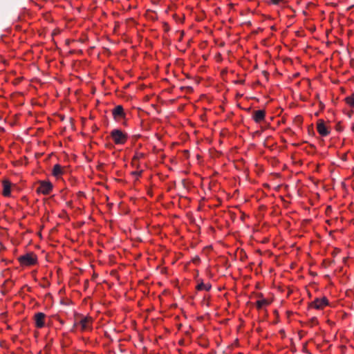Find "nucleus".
Masks as SVG:
<instances>
[{
    "label": "nucleus",
    "mask_w": 354,
    "mask_h": 354,
    "mask_svg": "<svg viewBox=\"0 0 354 354\" xmlns=\"http://www.w3.org/2000/svg\"><path fill=\"white\" fill-rule=\"evenodd\" d=\"M19 261L22 266H29L36 263L37 257L32 253H28L19 257Z\"/></svg>",
    "instance_id": "nucleus-2"
},
{
    "label": "nucleus",
    "mask_w": 354,
    "mask_h": 354,
    "mask_svg": "<svg viewBox=\"0 0 354 354\" xmlns=\"http://www.w3.org/2000/svg\"><path fill=\"white\" fill-rule=\"evenodd\" d=\"M266 117V111L264 110L254 111L252 114V119L257 123H259L264 120Z\"/></svg>",
    "instance_id": "nucleus-8"
},
{
    "label": "nucleus",
    "mask_w": 354,
    "mask_h": 354,
    "mask_svg": "<svg viewBox=\"0 0 354 354\" xmlns=\"http://www.w3.org/2000/svg\"><path fill=\"white\" fill-rule=\"evenodd\" d=\"M346 102L349 106H354V94L347 97L346 98Z\"/></svg>",
    "instance_id": "nucleus-14"
},
{
    "label": "nucleus",
    "mask_w": 354,
    "mask_h": 354,
    "mask_svg": "<svg viewBox=\"0 0 354 354\" xmlns=\"http://www.w3.org/2000/svg\"><path fill=\"white\" fill-rule=\"evenodd\" d=\"M211 285L209 283H204L203 282L199 283L196 288L198 290H206L209 291L211 289Z\"/></svg>",
    "instance_id": "nucleus-12"
},
{
    "label": "nucleus",
    "mask_w": 354,
    "mask_h": 354,
    "mask_svg": "<svg viewBox=\"0 0 354 354\" xmlns=\"http://www.w3.org/2000/svg\"><path fill=\"white\" fill-rule=\"evenodd\" d=\"M111 137L116 145H123L127 140L128 136L120 129H113L111 132Z\"/></svg>",
    "instance_id": "nucleus-1"
},
{
    "label": "nucleus",
    "mask_w": 354,
    "mask_h": 354,
    "mask_svg": "<svg viewBox=\"0 0 354 354\" xmlns=\"http://www.w3.org/2000/svg\"><path fill=\"white\" fill-rule=\"evenodd\" d=\"M63 173L62 167L60 165L57 164L54 165L52 171L53 175L56 177L59 178Z\"/></svg>",
    "instance_id": "nucleus-11"
},
{
    "label": "nucleus",
    "mask_w": 354,
    "mask_h": 354,
    "mask_svg": "<svg viewBox=\"0 0 354 354\" xmlns=\"http://www.w3.org/2000/svg\"><path fill=\"white\" fill-rule=\"evenodd\" d=\"M39 183V186L37 188V193L48 195L52 192L53 185L50 182L41 180Z\"/></svg>",
    "instance_id": "nucleus-3"
},
{
    "label": "nucleus",
    "mask_w": 354,
    "mask_h": 354,
    "mask_svg": "<svg viewBox=\"0 0 354 354\" xmlns=\"http://www.w3.org/2000/svg\"><path fill=\"white\" fill-rule=\"evenodd\" d=\"M239 354H243V353H239Z\"/></svg>",
    "instance_id": "nucleus-16"
},
{
    "label": "nucleus",
    "mask_w": 354,
    "mask_h": 354,
    "mask_svg": "<svg viewBox=\"0 0 354 354\" xmlns=\"http://www.w3.org/2000/svg\"><path fill=\"white\" fill-rule=\"evenodd\" d=\"M268 304L269 303L266 299H263L258 300L256 303V306H257V308L261 309L263 306L268 305Z\"/></svg>",
    "instance_id": "nucleus-13"
},
{
    "label": "nucleus",
    "mask_w": 354,
    "mask_h": 354,
    "mask_svg": "<svg viewBox=\"0 0 354 354\" xmlns=\"http://www.w3.org/2000/svg\"><path fill=\"white\" fill-rule=\"evenodd\" d=\"M328 305V300L326 297L317 298L310 304V307L317 310L323 309Z\"/></svg>",
    "instance_id": "nucleus-5"
},
{
    "label": "nucleus",
    "mask_w": 354,
    "mask_h": 354,
    "mask_svg": "<svg viewBox=\"0 0 354 354\" xmlns=\"http://www.w3.org/2000/svg\"><path fill=\"white\" fill-rule=\"evenodd\" d=\"M317 129L318 133L322 136H326L330 133L323 120H319Z\"/></svg>",
    "instance_id": "nucleus-9"
},
{
    "label": "nucleus",
    "mask_w": 354,
    "mask_h": 354,
    "mask_svg": "<svg viewBox=\"0 0 354 354\" xmlns=\"http://www.w3.org/2000/svg\"><path fill=\"white\" fill-rule=\"evenodd\" d=\"M271 1V3L274 4V5H277L279 4L281 1H282L283 0H270Z\"/></svg>",
    "instance_id": "nucleus-15"
},
{
    "label": "nucleus",
    "mask_w": 354,
    "mask_h": 354,
    "mask_svg": "<svg viewBox=\"0 0 354 354\" xmlns=\"http://www.w3.org/2000/svg\"><path fill=\"white\" fill-rule=\"evenodd\" d=\"M80 325L82 330H91L92 328V319L89 317H83L79 322H75L74 326Z\"/></svg>",
    "instance_id": "nucleus-4"
},
{
    "label": "nucleus",
    "mask_w": 354,
    "mask_h": 354,
    "mask_svg": "<svg viewBox=\"0 0 354 354\" xmlns=\"http://www.w3.org/2000/svg\"><path fill=\"white\" fill-rule=\"evenodd\" d=\"M3 195L4 196H10L11 192L10 183L8 180L3 182Z\"/></svg>",
    "instance_id": "nucleus-10"
},
{
    "label": "nucleus",
    "mask_w": 354,
    "mask_h": 354,
    "mask_svg": "<svg viewBox=\"0 0 354 354\" xmlns=\"http://www.w3.org/2000/svg\"><path fill=\"white\" fill-rule=\"evenodd\" d=\"M45 314L43 313H37L35 315V322L37 328H43L45 325L44 319Z\"/></svg>",
    "instance_id": "nucleus-7"
},
{
    "label": "nucleus",
    "mask_w": 354,
    "mask_h": 354,
    "mask_svg": "<svg viewBox=\"0 0 354 354\" xmlns=\"http://www.w3.org/2000/svg\"><path fill=\"white\" fill-rule=\"evenodd\" d=\"M112 114L115 120H119L125 118V113L122 106L118 105L112 111Z\"/></svg>",
    "instance_id": "nucleus-6"
}]
</instances>
